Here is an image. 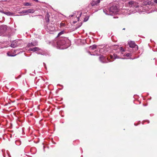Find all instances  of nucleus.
I'll list each match as a JSON object with an SVG mask.
<instances>
[{
	"instance_id": "22",
	"label": "nucleus",
	"mask_w": 157,
	"mask_h": 157,
	"mask_svg": "<svg viewBox=\"0 0 157 157\" xmlns=\"http://www.w3.org/2000/svg\"><path fill=\"white\" fill-rule=\"evenodd\" d=\"M113 55H114V59H116L119 58V57L116 54H114Z\"/></svg>"
},
{
	"instance_id": "27",
	"label": "nucleus",
	"mask_w": 157,
	"mask_h": 157,
	"mask_svg": "<svg viewBox=\"0 0 157 157\" xmlns=\"http://www.w3.org/2000/svg\"><path fill=\"white\" fill-rule=\"evenodd\" d=\"M63 32H60L59 34H58V35H61V34H63Z\"/></svg>"
},
{
	"instance_id": "14",
	"label": "nucleus",
	"mask_w": 157,
	"mask_h": 157,
	"mask_svg": "<svg viewBox=\"0 0 157 157\" xmlns=\"http://www.w3.org/2000/svg\"><path fill=\"white\" fill-rule=\"evenodd\" d=\"M18 46V44L17 41L15 40L13 41L11 44L10 46L13 48H15Z\"/></svg>"
},
{
	"instance_id": "5",
	"label": "nucleus",
	"mask_w": 157,
	"mask_h": 157,
	"mask_svg": "<svg viewBox=\"0 0 157 157\" xmlns=\"http://www.w3.org/2000/svg\"><path fill=\"white\" fill-rule=\"evenodd\" d=\"M7 29V27L6 25H2L0 27V36L5 35L4 33Z\"/></svg>"
},
{
	"instance_id": "21",
	"label": "nucleus",
	"mask_w": 157,
	"mask_h": 157,
	"mask_svg": "<svg viewBox=\"0 0 157 157\" xmlns=\"http://www.w3.org/2000/svg\"><path fill=\"white\" fill-rule=\"evenodd\" d=\"M7 55L8 56H16V55H12L10 54V53L9 52H8L7 53Z\"/></svg>"
},
{
	"instance_id": "11",
	"label": "nucleus",
	"mask_w": 157,
	"mask_h": 157,
	"mask_svg": "<svg viewBox=\"0 0 157 157\" xmlns=\"http://www.w3.org/2000/svg\"><path fill=\"white\" fill-rule=\"evenodd\" d=\"M37 45V42L36 41H33L31 43H29L27 45L28 47H31L34 46H36Z\"/></svg>"
},
{
	"instance_id": "6",
	"label": "nucleus",
	"mask_w": 157,
	"mask_h": 157,
	"mask_svg": "<svg viewBox=\"0 0 157 157\" xmlns=\"http://www.w3.org/2000/svg\"><path fill=\"white\" fill-rule=\"evenodd\" d=\"M119 10H103V12L107 15H113L117 14Z\"/></svg>"
},
{
	"instance_id": "8",
	"label": "nucleus",
	"mask_w": 157,
	"mask_h": 157,
	"mask_svg": "<svg viewBox=\"0 0 157 157\" xmlns=\"http://www.w3.org/2000/svg\"><path fill=\"white\" fill-rule=\"evenodd\" d=\"M100 60L103 63L108 62V59L103 56H101L99 57Z\"/></svg>"
},
{
	"instance_id": "32",
	"label": "nucleus",
	"mask_w": 157,
	"mask_h": 157,
	"mask_svg": "<svg viewBox=\"0 0 157 157\" xmlns=\"http://www.w3.org/2000/svg\"><path fill=\"white\" fill-rule=\"evenodd\" d=\"M123 29V30H125V28H124Z\"/></svg>"
},
{
	"instance_id": "2",
	"label": "nucleus",
	"mask_w": 157,
	"mask_h": 157,
	"mask_svg": "<svg viewBox=\"0 0 157 157\" xmlns=\"http://www.w3.org/2000/svg\"><path fill=\"white\" fill-rule=\"evenodd\" d=\"M69 42V40L67 38H60L57 42L58 46H62L66 44Z\"/></svg>"
},
{
	"instance_id": "23",
	"label": "nucleus",
	"mask_w": 157,
	"mask_h": 157,
	"mask_svg": "<svg viewBox=\"0 0 157 157\" xmlns=\"http://www.w3.org/2000/svg\"><path fill=\"white\" fill-rule=\"evenodd\" d=\"M89 17H86L84 19V21L85 22L86 21L88 20Z\"/></svg>"
},
{
	"instance_id": "3",
	"label": "nucleus",
	"mask_w": 157,
	"mask_h": 157,
	"mask_svg": "<svg viewBox=\"0 0 157 157\" xmlns=\"http://www.w3.org/2000/svg\"><path fill=\"white\" fill-rule=\"evenodd\" d=\"M34 10H17V13H19L20 14H17L16 15L20 16L24 15L27 14L28 13H33Z\"/></svg>"
},
{
	"instance_id": "25",
	"label": "nucleus",
	"mask_w": 157,
	"mask_h": 157,
	"mask_svg": "<svg viewBox=\"0 0 157 157\" xmlns=\"http://www.w3.org/2000/svg\"><path fill=\"white\" fill-rule=\"evenodd\" d=\"M120 50L123 52L124 51V49L122 47H121Z\"/></svg>"
},
{
	"instance_id": "4",
	"label": "nucleus",
	"mask_w": 157,
	"mask_h": 157,
	"mask_svg": "<svg viewBox=\"0 0 157 157\" xmlns=\"http://www.w3.org/2000/svg\"><path fill=\"white\" fill-rule=\"evenodd\" d=\"M82 12L80 11H75L72 14L70 15L69 17H77L78 20L79 21V17L81 16Z\"/></svg>"
},
{
	"instance_id": "18",
	"label": "nucleus",
	"mask_w": 157,
	"mask_h": 157,
	"mask_svg": "<svg viewBox=\"0 0 157 157\" xmlns=\"http://www.w3.org/2000/svg\"><path fill=\"white\" fill-rule=\"evenodd\" d=\"M97 47V46L95 45H94L92 46H90V50H93L96 49Z\"/></svg>"
},
{
	"instance_id": "17",
	"label": "nucleus",
	"mask_w": 157,
	"mask_h": 157,
	"mask_svg": "<svg viewBox=\"0 0 157 157\" xmlns=\"http://www.w3.org/2000/svg\"><path fill=\"white\" fill-rule=\"evenodd\" d=\"M153 4V2H151L150 1H148L147 2H145L144 3V4L146 5H148L151 6H152Z\"/></svg>"
},
{
	"instance_id": "31",
	"label": "nucleus",
	"mask_w": 157,
	"mask_h": 157,
	"mask_svg": "<svg viewBox=\"0 0 157 157\" xmlns=\"http://www.w3.org/2000/svg\"><path fill=\"white\" fill-rule=\"evenodd\" d=\"M43 64L44 66L45 65V64L44 63H43Z\"/></svg>"
},
{
	"instance_id": "9",
	"label": "nucleus",
	"mask_w": 157,
	"mask_h": 157,
	"mask_svg": "<svg viewBox=\"0 0 157 157\" xmlns=\"http://www.w3.org/2000/svg\"><path fill=\"white\" fill-rule=\"evenodd\" d=\"M40 49L38 47H34L33 48H30L29 50L30 51H33L34 52H36V53L38 54H41V53L38 52V51L40 50Z\"/></svg>"
},
{
	"instance_id": "19",
	"label": "nucleus",
	"mask_w": 157,
	"mask_h": 157,
	"mask_svg": "<svg viewBox=\"0 0 157 157\" xmlns=\"http://www.w3.org/2000/svg\"><path fill=\"white\" fill-rule=\"evenodd\" d=\"M125 11H124V13H125V14L124 15H130L131 14V12H130L131 10H125Z\"/></svg>"
},
{
	"instance_id": "7",
	"label": "nucleus",
	"mask_w": 157,
	"mask_h": 157,
	"mask_svg": "<svg viewBox=\"0 0 157 157\" xmlns=\"http://www.w3.org/2000/svg\"><path fill=\"white\" fill-rule=\"evenodd\" d=\"M0 12L3 13L7 16H11L14 15L13 13L8 10H0Z\"/></svg>"
},
{
	"instance_id": "26",
	"label": "nucleus",
	"mask_w": 157,
	"mask_h": 157,
	"mask_svg": "<svg viewBox=\"0 0 157 157\" xmlns=\"http://www.w3.org/2000/svg\"><path fill=\"white\" fill-rule=\"evenodd\" d=\"M153 2L155 3H157V0H152Z\"/></svg>"
},
{
	"instance_id": "12",
	"label": "nucleus",
	"mask_w": 157,
	"mask_h": 157,
	"mask_svg": "<svg viewBox=\"0 0 157 157\" xmlns=\"http://www.w3.org/2000/svg\"><path fill=\"white\" fill-rule=\"evenodd\" d=\"M100 1L101 0H98L97 1L93 0L91 2V4L92 6L97 5L100 2Z\"/></svg>"
},
{
	"instance_id": "1",
	"label": "nucleus",
	"mask_w": 157,
	"mask_h": 157,
	"mask_svg": "<svg viewBox=\"0 0 157 157\" xmlns=\"http://www.w3.org/2000/svg\"><path fill=\"white\" fill-rule=\"evenodd\" d=\"M50 15L49 13H48L45 17V19L46 22V29L48 31H52L55 30V28L54 27L53 25L52 24H49V17Z\"/></svg>"
},
{
	"instance_id": "13",
	"label": "nucleus",
	"mask_w": 157,
	"mask_h": 157,
	"mask_svg": "<svg viewBox=\"0 0 157 157\" xmlns=\"http://www.w3.org/2000/svg\"><path fill=\"white\" fill-rule=\"evenodd\" d=\"M149 10H138L136 12L140 14H145V13H152V11L149 12Z\"/></svg>"
},
{
	"instance_id": "10",
	"label": "nucleus",
	"mask_w": 157,
	"mask_h": 157,
	"mask_svg": "<svg viewBox=\"0 0 157 157\" xmlns=\"http://www.w3.org/2000/svg\"><path fill=\"white\" fill-rule=\"evenodd\" d=\"M128 44L129 46L131 48H133L135 47H136L137 49H138V46L136 45L135 42L134 41H130L128 42Z\"/></svg>"
},
{
	"instance_id": "16",
	"label": "nucleus",
	"mask_w": 157,
	"mask_h": 157,
	"mask_svg": "<svg viewBox=\"0 0 157 157\" xmlns=\"http://www.w3.org/2000/svg\"><path fill=\"white\" fill-rule=\"evenodd\" d=\"M128 4L131 6H135L136 3L135 2L131 1L129 2Z\"/></svg>"
},
{
	"instance_id": "20",
	"label": "nucleus",
	"mask_w": 157,
	"mask_h": 157,
	"mask_svg": "<svg viewBox=\"0 0 157 157\" xmlns=\"http://www.w3.org/2000/svg\"><path fill=\"white\" fill-rule=\"evenodd\" d=\"M24 5L25 6H31V3L29 2H25L24 3Z\"/></svg>"
},
{
	"instance_id": "29",
	"label": "nucleus",
	"mask_w": 157,
	"mask_h": 157,
	"mask_svg": "<svg viewBox=\"0 0 157 157\" xmlns=\"http://www.w3.org/2000/svg\"><path fill=\"white\" fill-rule=\"evenodd\" d=\"M60 48V49H62L64 48Z\"/></svg>"
},
{
	"instance_id": "28",
	"label": "nucleus",
	"mask_w": 157,
	"mask_h": 157,
	"mask_svg": "<svg viewBox=\"0 0 157 157\" xmlns=\"http://www.w3.org/2000/svg\"><path fill=\"white\" fill-rule=\"evenodd\" d=\"M113 56H110V57H111V59H112V58H113Z\"/></svg>"
},
{
	"instance_id": "30",
	"label": "nucleus",
	"mask_w": 157,
	"mask_h": 157,
	"mask_svg": "<svg viewBox=\"0 0 157 157\" xmlns=\"http://www.w3.org/2000/svg\"><path fill=\"white\" fill-rule=\"evenodd\" d=\"M134 12V11H132V13H135V12Z\"/></svg>"
},
{
	"instance_id": "15",
	"label": "nucleus",
	"mask_w": 157,
	"mask_h": 157,
	"mask_svg": "<svg viewBox=\"0 0 157 157\" xmlns=\"http://www.w3.org/2000/svg\"><path fill=\"white\" fill-rule=\"evenodd\" d=\"M109 10H118V8L117 7V6H116V4H113L112 6H111Z\"/></svg>"
},
{
	"instance_id": "24",
	"label": "nucleus",
	"mask_w": 157,
	"mask_h": 157,
	"mask_svg": "<svg viewBox=\"0 0 157 157\" xmlns=\"http://www.w3.org/2000/svg\"><path fill=\"white\" fill-rule=\"evenodd\" d=\"M131 55V54L130 53H127L126 54L125 56L127 57Z\"/></svg>"
}]
</instances>
